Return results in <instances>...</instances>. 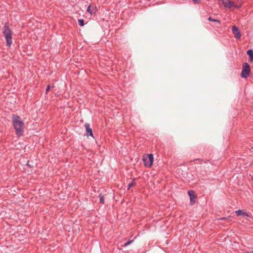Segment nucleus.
<instances>
[{
  "label": "nucleus",
  "instance_id": "obj_1",
  "mask_svg": "<svg viewBox=\"0 0 253 253\" xmlns=\"http://www.w3.org/2000/svg\"><path fill=\"white\" fill-rule=\"evenodd\" d=\"M12 121L16 134L19 137L22 136L24 132L23 122L19 116L16 115L12 116Z\"/></svg>",
  "mask_w": 253,
  "mask_h": 253
},
{
  "label": "nucleus",
  "instance_id": "obj_2",
  "mask_svg": "<svg viewBox=\"0 0 253 253\" xmlns=\"http://www.w3.org/2000/svg\"><path fill=\"white\" fill-rule=\"evenodd\" d=\"M2 33L4 35L6 41V45L9 47L12 42V32L7 23L4 24Z\"/></svg>",
  "mask_w": 253,
  "mask_h": 253
},
{
  "label": "nucleus",
  "instance_id": "obj_3",
  "mask_svg": "<svg viewBox=\"0 0 253 253\" xmlns=\"http://www.w3.org/2000/svg\"><path fill=\"white\" fill-rule=\"evenodd\" d=\"M250 72L251 68L250 65L247 62L244 63L241 74V77L245 79L247 78L250 75Z\"/></svg>",
  "mask_w": 253,
  "mask_h": 253
},
{
  "label": "nucleus",
  "instance_id": "obj_4",
  "mask_svg": "<svg viewBox=\"0 0 253 253\" xmlns=\"http://www.w3.org/2000/svg\"><path fill=\"white\" fill-rule=\"evenodd\" d=\"M153 155L152 154L144 156L143 158V161L144 165L148 168L152 166L153 163Z\"/></svg>",
  "mask_w": 253,
  "mask_h": 253
},
{
  "label": "nucleus",
  "instance_id": "obj_5",
  "mask_svg": "<svg viewBox=\"0 0 253 253\" xmlns=\"http://www.w3.org/2000/svg\"><path fill=\"white\" fill-rule=\"evenodd\" d=\"M224 5L227 8H231L232 7H235L239 8L241 6H237L235 4V2L233 1L230 0H222Z\"/></svg>",
  "mask_w": 253,
  "mask_h": 253
},
{
  "label": "nucleus",
  "instance_id": "obj_6",
  "mask_svg": "<svg viewBox=\"0 0 253 253\" xmlns=\"http://www.w3.org/2000/svg\"><path fill=\"white\" fill-rule=\"evenodd\" d=\"M232 30L234 34L235 38L237 39H240L241 37V34L238 28L236 26H234L232 27Z\"/></svg>",
  "mask_w": 253,
  "mask_h": 253
},
{
  "label": "nucleus",
  "instance_id": "obj_7",
  "mask_svg": "<svg viewBox=\"0 0 253 253\" xmlns=\"http://www.w3.org/2000/svg\"><path fill=\"white\" fill-rule=\"evenodd\" d=\"M86 131V136L88 137L89 136H91L93 137V133L92 129L90 127V125L89 124L86 123L84 125Z\"/></svg>",
  "mask_w": 253,
  "mask_h": 253
},
{
  "label": "nucleus",
  "instance_id": "obj_8",
  "mask_svg": "<svg viewBox=\"0 0 253 253\" xmlns=\"http://www.w3.org/2000/svg\"><path fill=\"white\" fill-rule=\"evenodd\" d=\"M87 11L91 15H92L96 11V7L94 5H89L87 7Z\"/></svg>",
  "mask_w": 253,
  "mask_h": 253
},
{
  "label": "nucleus",
  "instance_id": "obj_9",
  "mask_svg": "<svg viewBox=\"0 0 253 253\" xmlns=\"http://www.w3.org/2000/svg\"><path fill=\"white\" fill-rule=\"evenodd\" d=\"M188 194L190 197L191 202H192L193 199L196 198L197 196L195 194V192L193 190H189L188 191Z\"/></svg>",
  "mask_w": 253,
  "mask_h": 253
},
{
  "label": "nucleus",
  "instance_id": "obj_10",
  "mask_svg": "<svg viewBox=\"0 0 253 253\" xmlns=\"http://www.w3.org/2000/svg\"><path fill=\"white\" fill-rule=\"evenodd\" d=\"M235 213L237 216L243 215V216H249L248 213H247V212L244 211H242L241 210H239L236 211H235Z\"/></svg>",
  "mask_w": 253,
  "mask_h": 253
},
{
  "label": "nucleus",
  "instance_id": "obj_11",
  "mask_svg": "<svg viewBox=\"0 0 253 253\" xmlns=\"http://www.w3.org/2000/svg\"><path fill=\"white\" fill-rule=\"evenodd\" d=\"M208 20L210 21L214 22L216 23H217V26H216L217 28H219L220 27V22L219 20H217V19H213L211 17H209L208 18Z\"/></svg>",
  "mask_w": 253,
  "mask_h": 253
},
{
  "label": "nucleus",
  "instance_id": "obj_12",
  "mask_svg": "<svg viewBox=\"0 0 253 253\" xmlns=\"http://www.w3.org/2000/svg\"><path fill=\"white\" fill-rule=\"evenodd\" d=\"M247 53L249 56L250 60L253 61V50L252 49H249L247 51Z\"/></svg>",
  "mask_w": 253,
  "mask_h": 253
},
{
  "label": "nucleus",
  "instance_id": "obj_13",
  "mask_svg": "<svg viewBox=\"0 0 253 253\" xmlns=\"http://www.w3.org/2000/svg\"><path fill=\"white\" fill-rule=\"evenodd\" d=\"M136 183L134 182V180H132L131 182L128 184L127 186V189H129L131 187L135 186Z\"/></svg>",
  "mask_w": 253,
  "mask_h": 253
},
{
  "label": "nucleus",
  "instance_id": "obj_14",
  "mask_svg": "<svg viewBox=\"0 0 253 253\" xmlns=\"http://www.w3.org/2000/svg\"><path fill=\"white\" fill-rule=\"evenodd\" d=\"M134 240H129L126 242L123 246H122L124 247H126L128 245H130L131 243H132L133 242Z\"/></svg>",
  "mask_w": 253,
  "mask_h": 253
},
{
  "label": "nucleus",
  "instance_id": "obj_15",
  "mask_svg": "<svg viewBox=\"0 0 253 253\" xmlns=\"http://www.w3.org/2000/svg\"><path fill=\"white\" fill-rule=\"evenodd\" d=\"M134 240H129L126 242L123 246H122L124 247H126L128 245H130L131 243H132L133 242Z\"/></svg>",
  "mask_w": 253,
  "mask_h": 253
},
{
  "label": "nucleus",
  "instance_id": "obj_16",
  "mask_svg": "<svg viewBox=\"0 0 253 253\" xmlns=\"http://www.w3.org/2000/svg\"><path fill=\"white\" fill-rule=\"evenodd\" d=\"M78 23L80 26H83L84 25V20L83 19H79Z\"/></svg>",
  "mask_w": 253,
  "mask_h": 253
},
{
  "label": "nucleus",
  "instance_id": "obj_17",
  "mask_svg": "<svg viewBox=\"0 0 253 253\" xmlns=\"http://www.w3.org/2000/svg\"><path fill=\"white\" fill-rule=\"evenodd\" d=\"M99 200H100V203H101L102 204H104L105 202H104V198L103 196L100 195L99 196Z\"/></svg>",
  "mask_w": 253,
  "mask_h": 253
},
{
  "label": "nucleus",
  "instance_id": "obj_18",
  "mask_svg": "<svg viewBox=\"0 0 253 253\" xmlns=\"http://www.w3.org/2000/svg\"><path fill=\"white\" fill-rule=\"evenodd\" d=\"M50 86L49 85H48L47 86V88H46V91H45V93L46 94H47L49 90L50 89Z\"/></svg>",
  "mask_w": 253,
  "mask_h": 253
},
{
  "label": "nucleus",
  "instance_id": "obj_19",
  "mask_svg": "<svg viewBox=\"0 0 253 253\" xmlns=\"http://www.w3.org/2000/svg\"><path fill=\"white\" fill-rule=\"evenodd\" d=\"M200 0H192V1L195 3H199L200 1Z\"/></svg>",
  "mask_w": 253,
  "mask_h": 253
},
{
  "label": "nucleus",
  "instance_id": "obj_20",
  "mask_svg": "<svg viewBox=\"0 0 253 253\" xmlns=\"http://www.w3.org/2000/svg\"><path fill=\"white\" fill-rule=\"evenodd\" d=\"M227 218V217H222V218H221L220 219H226Z\"/></svg>",
  "mask_w": 253,
  "mask_h": 253
}]
</instances>
